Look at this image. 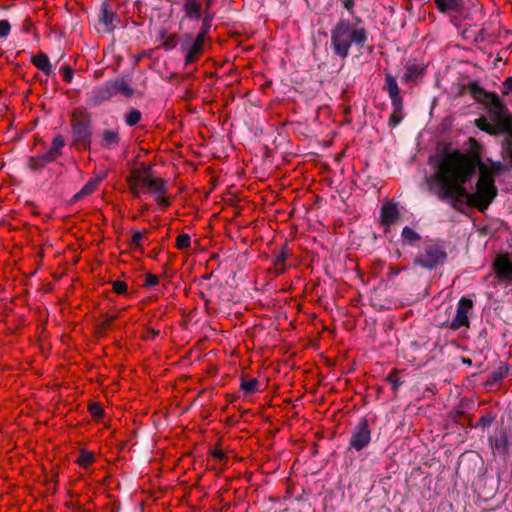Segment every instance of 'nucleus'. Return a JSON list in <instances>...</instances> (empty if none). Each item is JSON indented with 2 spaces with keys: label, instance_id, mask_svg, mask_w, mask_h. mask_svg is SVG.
I'll use <instances>...</instances> for the list:
<instances>
[{
  "label": "nucleus",
  "instance_id": "1a4fd4ad",
  "mask_svg": "<svg viewBox=\"0 0 512 512\" xmlns=\"http://www.w3.org/2000/svg\"><path fill=\"white\" fill-rule=\"evenodd\" d=\"M371 441V430L367 418H361L355 426L349 441V449L361 451Z\"/></svg>",
  "mask_w": 512,
  "mask_h": 512
},
{
  "label": "nucleus",
  "instance_id": "ea45409f",
  "mask_svg": "<svg viewBox=\"0 0 512 512\" xmlns=\"http://www.w3.org/2000/svg\"><path fill=\"white\" fill-rule=\"evenodd\" d=\"M11 25L8 20H0V38H5L9 35Z\"/></svg>",
  "mask_w": 512,
  "mask_h": 512
},
{
  "label": "nucleus",
  "instance_id": "6ab92c4d",
  "mask_svg": "<svg viewBox=\"0 0 512 512\" xmlns=\"http://www.w3.org/2000/svg\"><path fill=\"white\" fill-rule=\"evenodd\" d=\"M32 64L41 70L45 75L49 76L52 73V65L48 56L45 53H38L31 58Z\"/></svg>",
  "mask_w": 512,
  "mask_h": 512
},
{
  "label": "nucleus",
  "instance_id": "4468645a",
  "mask_svg": "<svg viewBox=\"0 0 512 512\" xmlns=\"http://www.w3.org/2000/svg\"><path fill=\"white\" fill-rule=\"evenodd\" d=\"M399 217V212L396 204L386 203L381 207L380 222L383 226H391L396 222Z\"/></svg>",
  "mask_w": 512,
  "mask_h": 512
},
{
  "label": "nucleus",
  "instance_id": "a878e982",
  "mask_svg": "<svg viewBox=\"0 0 512 512\" xmlns=\"http://www.w3.org/2000/svg\"><path fill=\"white\" fill-rule=\"evenodd\" d=\"M147 230L139 231L135 230L133 231L132 237L129 241V248L136 250V251H143V240L145 238V235L147 234Z\"/></svg>",
  "mask_w": 512,
  "mask_h": 512
},
{
  "label": "nucleus",
  "instance_id": "49530a36",
  "mask_svg": "<svg viewBox=\"0 0 512 512\" xmlns=\"http://www.w3.org/2000/svg\"><path fill=\"white\" fill-rule=\"evenodd\" d=\"M117 318L116 315H111V316H107L104 323L105 325H110L113 321H115V319Z\"/></svg>",
  "mask_w": 512,
  "mask_h": 512
},
{
  "label": "nucleus",
  "instance_id": "9d476101",
  "mask_svg": "<svg viewBox=\"0 0 512 512\" xmlns=\"http://www.w3.org/2000/svg\"><path fill=\"white\" fill-rule=\"evenodd\" d=\"M473 308V301L469 298L462 297L457 304L456 315L448 324L451 330H459L461 327H469L470 321L468 313Z\"/></svg>",
  "mask_w": 512,
  "mask_h": 512
},
{
  "label": "nucleus",
  "instance_id": "473e14b6",
  "mask_svg": "<svg viewBox=\"0 0 512 512\" xmlns=\"http://www.w3.org/2000/svg\"><path fill=\"white\" fill-rule=\"evenodd\" d=\"M191 245V238L188 234H180L176 238V248L179 250H186Z\"/></svg>",
  "mask_w": 512,
  "mask_h": 512
},
{
  "label": "nucleus",
  "instance_id": "4be33fe9",
  "mask_svg": "<svg viewBox=\"0 0 512 512\" xmlns=\"http://www.w3.org/2000/svg\"><path fill=\"white\" fill-rule=\"evenodd\" d=\"M96 461V455L93 451H88L85 449L80 450L78 457L75 460V463L81 468L88 470Z\"/></svg>",
  "mask_w": 512,
  "mask_h": 512
},
{
  "label": "nucleus",
  "instance_id": "2f4dec72",
  "mask_svg": "<svg viewBox=\"0 0 512 512\" xmlns=\"http://www.w3.org/2000/svg\"><path fill=\"white\" fill-rule=\"evenodd\" d=\"M211 28V17L209 15H206L202 20V25L200 28V31L197 34V37L206 40L209 34Z\"/></svg>",
  "mask_w": 512,
  "mask_h": 512
},
{
  "label": "nucleus",
  "instance_id": "4c0bfd02",
  "mask_svg": "<svg viewBox=\"0 0 512 512\" xmlns=\"http://www.w3.org/2000/svg\"><path fill=\"white\" fill-rule=\"evenodd\" d=\"M60 73L65 82L70 83L73 79V69L69 66H64L60 69Z\"/></svg>",
  "mask_w": 512,
  "mask_h": 512
},
{
  "label": "nucleus",
  "instance_id": "f3484780",
  "mask_svg": "<svg viewBox=\"0 0 512 512\" xmlns=\"http://www.w3.org/2000/svg\"><path fill=\"white\" fill-rule=\"evenodd\" d=\"M65 145V141L63 136L57 135L53 138L52 143L48 151H46L44 154L46 155V158H48V161H55L58 157L62 154V149Z\"/></svg>",
  "mask_w": 512,
  "mask_h": 512
},
{
  "label": "nucleus",
  "instance_id": "c85d7f7f",
  "mask_svg": "<svg viewBox=\"0 0 512 512\" xmlns=\"http://www.w3.org/2000/svg\"><path fill=\"white\" fill-rule=\"evenodd\" d=\"M142 118V113L138 109H132L125 117V123L132 127L137 125Z\"/></svg>",
  "mask_w": 512,
  "mask_h": 512
},
{
  "label": "nucleus",
  "instance_id": "bb28decb",
  "mask_svg": "<svg viewBox=\"0 0 512 512\" xmlns=\"http://www.w3.org/2000/svg\"><path fill=\"white\" fill-rule=\"evenodd\" d=\"M49 163H51V161H48L44 153L40 156H32L28 159V167L31 170H41Z\"/></svg>",
  "mask_w": 512,
  "mask_h": 512
},
{
  "label": "nucleus",
  "instance_id": "9b49d317",
  "mask_svg": "<svg viewBox=\"0 0 512 512\" xmlns=\"http://www.w3.org/2000/svg\"><path fill=\"white\" fill-rule=\"evenodd\" d=\"M493 269L499 281L512 283V255H498L493 262Z\"/></svg>",
  "mask_w": 512,
  "mask_h": 512
},
{
  "label": "nucleus",
  "instance_id": "423d86ee",
  "mask_svg": "<svg viewBox=\"0 0 512 512\" xmlns=\"http://www.w3.org/2000/svg\"><path fill=\"white\" fill-rule=\"evenodd\" d=\"M72 143L79 149H89L92 139L91 116L83 108H75L71 114Z\"/></svg>",
  "mask_w": 512,
  "mask_h": 512
},
{
  "label": "nucleus",
  "instance_id": "412c9836",
  "mask_svg": "<svg viewBox=\"0 0 512 512\" xmlns=\"http://www.w3.org/2000/svg\"><path fill=\"white\" fill-rule=\"evenodd\" d=\"M183 9L189 19H199L201 17L202 5L199 0H185Z\"/></svg>",
  "mask_w": 512,
  "mask_h": 512
},
{
  "label": "nucleus",
  "instance_id": "c756f323",
  "mask_svg": "<svg viewBox=\"0 0 512 512\" xmlns=\"http://www.w3.org/2000/svg\"><path fill=\"white\" fill-rule=\"evenodd\" d=\"M401 236L409 244H412L420 239V235L408 226L403 228Z\"/></svg>",
  "mask_w": 512,
  "mask_h": 512
},
{
  "label": "nucleus",
  "instance_id": "a19ab883",
  "mask_svg": "<svg viewBox=\"0 0 512 512\" xmlns=\"http://www.w3.org/2000/svg\"><path fill=\"white\" fill-rule=\"evenodd\" d=\"M510 93H512V77L506 78L502 83V94L507 96Z\"/></svg>",
  "mask_w": 512,
  "mask_h": 512
},
{
  "label": "nucleus",
  "instance_id": "c9c22d12",
  "mask_svg": "<svg viewBox=\"0 0 512 512\" xmlns=\"http://www.w3.org/2000/svg\"><path fill=\"white\" fill-rule=\"evenodd\" d=\"M397 374H398V370L393 369L386 377V381H388L392 385V389L394 392H396L401 385V382H400L399 378L397 377Z\"/></svg>",
  "mask_w": 512,
  "mask_h": 512
},
{
  "label": "nucleus",
  "instance_id": "79ce46f5",
  "mask_svg": "<svg viewBox=\"0 0 512 512\" xmlns=\"http://www.w3.org/2000/svg\"><path fill=\"white\" fill-rule=\"evenodd\" d=\"M211 455L214 458L218 459L219 461H224L227 458L226 454L221 449H214V450H212L211 451Z\"/></svg>",
  "mask_w": 512,
  "mask_h": 512
},
{
  "label": "nucleus",
  "instance_id": "3c124183",
  "mask_svg": "<svg viewBox=\"0 0 512 512\" xmlns=\"http://www.w3.org/2000/svg\"><path fill=\"white\" fill-rule=\"evenodd\" d=\"M138 218V215H135L132 217L133 220H136Z\"/></svg>",
  "mask_w": 512,
  "mask_h": 512
},
{
  "label": "nucleus",
  "instance_id": "20e7f679",
  "mask_svg": "<svg viewBox=\"0 0 512 512\" xmlns=\"http://www.w3.org/2000/svg\"><path fill=\"white\" fill-rule=\"evenodd\" d=\"M131 194L140 198L143 193L150 192L161 208L170 206V201L165 196V182L161 178L152 177L150 167L141 165L133 168L126 178Z\"/></svg>",
  "mask_w": 512,
  "mask_h": 512
},
{
  "label": "nucleus",
  "instance_id": "8fccbe9b",
  "mask_svg": "<svg viewBox=\"0 0 512 512\" xmlns=\"http://www.w3.org/2000/svg\"><path fill=\"white\" fill-rule=\"evenodd\" d=\"M211 3H212V0H208L207 3H206V7L207 9H209V7L211 6Z\"/></svg>",
  "mask_w": 512,
  "mask_h": 512
},
{
  "label": "nucleus",
  "instance_id": "6e6552de",
  "mask_svg": "<svg viewBox=\"0 0 512 512\" xmlns=\"http://www.w3.org/2000/svg\"><path fill=\"white\" fill-rule=\"evenodd\" d=\"M446 252L442 246L437 243L427 244L423 252L419 253L414 259V265H419L426 269H433L443 263L446 259Z\"/></svg>",
  "mask_w": 512,
  "mask_h": 512
},
{
  "label": "nucleus",
  "instance_id": "ddd939ff",
  "mask_svg": "<svg viewBox=\"0 0 512 512\" xmlns=\"http://www.w3.org/2000/svg\"><path fill=\"white\" fill-rule=\"evenodd\" d=\"M107 84L113 97L120 94L126 98H130L134 95V89L124 78L108 81Z\"/></svg>",
  "mask_w": 512,
  "mask_h": 512
},
{
  "label": "nucleus",
  "instance_id": "58836bf2",
  "mask_svg": "<svg viewBox=\"0 0 512 512\" xmlns=\"http://www.w3.org/2000/svg\"><path fill=\"white\" fill-rule=\"evenodd\" d=\"M159 284V277L152 273H147L145 276V287H153Z\"/></svg>",
  "mask_w": 512,
  "mask_h": 512
},
{
  "label": "nucleus",
  "instance_id": "a18cd8bd",
  "mask_svg": "<svg viewBox=\"0 0 512 512\" xmlns=\"http://www.w3.org/2000/svg\"><path fill=\"white\" fill-rule=\"evenodd\" d=\"M355 5V0H343V6L345 9H347L349 12H353V8Z\"/></svg>",
  "mask_w": 512,
  "mask_h": 512
},
{
  "label": "nucleus",
  "instance_id": "dca6fc26",
  "mask_svg": "<svg viewBox=\"0 0 512 512\" xmlns=\"http://www.w3.org/2000/svg\"><path fill=\"white\" fill-rule=\"evenodd\" d=\"M112 98V93L106 82L104 85L97 87L95 90L92 91L90 101L92 105L97 106L102 102L108 101Z\"/></svg>",
  "mask_w": 512,
  "mask_h": 512
},
{
  "label": "nucleus",
  "instance_id": "7c9ffc66",
  "mask_svg": "<svg viewBox=\"0 0 512 512\" xmlns=\"http://www.w3.org/2000/svg\"><path fill=\"white\" fill-rule=\"evenodd\" d=\"M508 373V368L505 366L499 367L496 371H493L489 377V383L494 384L500 382Z\"/></svg>",
  "mask_w": 512,
  "mask_h": 512
},
{
  "label": "nucleus",
  "instance_id": "f8f14e48",
  "mask_svg": "<svg viewBox=\"0 0 512 512\" xmlns=\"http://www.w3.org/2000/svg\"><path fill=\"white\" fill-rule=\"evenodd\" d=\"M205 41L206 40L202 39V37L199 38L196 36L192 45L187 49L184 59L185 66L196 64L199 61L204 53Z\"/></svg>",
  "mask_w": 512,
  "mask_h": 512
},
{
  "label": "nucleus",
  "instance_id": "f03ea898",
  "mask_svg": "<svg viewBox=\"0 0 512 512\" xmlns=\"http://www.w3.org/2000/svg\"><path fill=\"white\" fill-rule=\"evenodd\" d=\"M466 89L471 97L481 104L487 116H480L474 120V125L491 136H499L508 130L512 123V113L504 101L494 92L485 90L478 82H470Z\"/></svg>",
  "mask_w": 512,
  "mask_h": 512
},
{
  "label": "nucleus",
  "instance_id": "de8ad7c7",
  "mask_svg": "<svg viewBox=\"0 0 512 512\" xmlns=\"http://www.w3.org/2000/svg\"><path fill=\"white\" fill-rule=\"evenodd\" d=\"M149 210V206L147 204H143L141 205V208H140V213L141 214H144L145 212H147Z\"/></svg>",
  "mask_w": 512,
  "mask_h": 512
},
{
  "label": "nucleus",
  "instance_id": "72a5a7b5",
  "mask_svg": "<svg viewBox=\"0 0 512 512\" xmlns=\"http://www.w3.org/2000/svg\"><path fill=\"white\" fill-rule=\"evenodd\" d=\"M114 17H115V14L112 11L108 10L106 6H104L101 11V17H100L101 22L106 27H109L110 25H112Z\"/></svg>",
  "mask_w": 512,
  "mask_h": 512
},
{
  "label": "nucleus",
  "instance_id": "f257e3e1",
  "mask_svg": "<svg viewBox=\"0 0 512 512\" xmlns=\"http://www.w3.org/2000/svg\"><path fill=\"white\" fill-rule=\"evenodd\" d=\"M470 151L444 150L436 165L433 179L439 184L437 196L449 203L464 192V186L475 175L482 162L481 145L473 137L468 139Z\"/></svg>",
  "mask_w": 512,
  "mask_h": 512
},
{
  "label": "nucleus",
  "instance_id": "aec40b11",
  "mask_svg": "<svg viewBox=\"0 0 512 512\" xmlns=\"http://www.w3.org/2000/svg\"><path fill=\"white\" fill-rule=\"evenodd\" d=\"M425 74V68L415 63H408L406 65V72L403 76L405 82H414Z\"/></svg>",
  "mask_w": 512,
  "mask_h": 512
},
{
  "label": "nucleus",
  "instance_id": "a211bd4d",
  "mask_svg": "<svg viewBox=\"0 0 512 512\" xmlns=\"http://www.w3.org/2000/svg\"><path fill=\"white\" fill-rule=\"evenodd\" d=\"M290 252L288 246L285 245L282 249L275 255L273 259V270L277 275L282 274L286 270V260L289 256Z\"/></svg>",
  "mask_w": 512,
  "mask_h": 512
},
{
  "label": "nucleus",
  "instance_id": "393cba45",
  "mask_svg": "<svg viewBox=\"0 0 512 512\" xmlns=\"http://www.w3.org/2000/svg\"><path fill=\"white\" fill-rule=\"evenodd\" d=\"M440 12L457 11L462 5V0H434Z\"/></svg>",
  "mask_w": 512,
  "mask_h": 512
},
{
  "label": "nucleus",
  "instance_id": "0eeeda50",
  "mask_svg": "<svg viewBox=\"0 0 512 512\" xmlns=\"http://www.w3.org/2000/svg\"><path fill=\"white\" fill-rule=\"evenodd\" d=\"M383 90L388 93L391 100V105L393 107V111L389 118V125L395 127L404 118L403 98L400 95V88L395 77L390 73H386L385 75Z\"/></svg>",
  "mask_w": 512,
  "mask_h": 512
},
{
  "label": "nucleus",
  "instance_id": "7ed1b4c3",
  "mask_svg": "<svg viewBox=\"0 0 512 512\" xmlns=\"http://www.w3.org/2000/svg\"><path fill=\"white\" fill-rule=\"evenodd\" d=\"M500 166V163H493L491 166L481 164L474 192L467 191L464 186V192L458 194L450 203L452 208L462 211V207L466 205L479 212L487 210L498 194L495 175L499 172Z\"/></svg>",
  "mask_w": 512,
  "mask_h": 512
},
{
  "label": "nucleus",
  "instance_id": "f704fd0d",
  "mask_svg": "<svg viewBox=\"0 0 512 512\" xmlns=\"http://www.w3.org/2000/svg\"><path fill=\"white\" fill-rule=\"evenodd\" d=\"M88 410L94 419H101L104 416V410L97 402L89 404Z\"/></svg>",
  "mask_w": 512,
  "mask_h": 512
},
{
  "label": "nucleus",
  "instance_id": "e433bc0d",
  "mask_svg": "<svg viewBox=\"0 0 512 512\" xmlns=\"http://www.w3.org/2000/svg\"><path fill=\"white\" fill-rule=\"evenodd\" d=\"M112 289L118 295H125L128 291V285L124 281L116 280L112 283Z\"/></svg>",
  "mask_w": 512,
  "mask_h": 512
},
{
  "label": "nucleus",
  "instance_id": "cd10ccee",
  "mask_svg": "<svg viewBox=\"0 0 512 512\" xmlns=\"http://www.w3.org/2000/svg\"><path fill=\"white\" fill-rule=\"evenodd\" d=\"M240 387L245 394L251 395L258 391L259 381L257 379L245 380L242 378Z\"/></svg>",
  "mask_w": 512,
  "mask_h": 512
},
{
  "label": "nucleus",
  "instance_id": "37998d69",
  "mask_svg": "<svg viewBox=\"0 0 512 512\" xmlns=\"http://www.w3.org/2000/svg\"><path fill=\"white\" fill-rule=\"evenodd\" d=\"M404 269H405V267L390 266L387 276H388L389 279H392L394 276L398 275Z\"/></svg>",
  "mask_w": 512,
  "mask_h": 512
},
{
  "label": "nucleus",
  "instance_id": "c03bdc74",
  "mask_svg": "<svg viewBox=\"0 0 512 512\" xmlns=\"http://www.w3.org/2000/svg\"><path fill=\"white\" fill-rule=\"evenodd\" d=\"M493 422V417L490 415L482 416L479 420V424H481L483 427L491 425Z\"/></svg>",
  "mask_w": 512,
  "mask_h": 512
},
{
  "label": "nucleus",
  "instance_id": "09e8293b",
  "mask_svg": "<svg viewBox=\"0 0 512 512\" xmlns=\"http://www.w3.org/2000/svg\"><path fill=\"white\" fill-rule=\"evenodd\" d=\"M151 337L154 338L160 334L158 330H150Z\"/></svg>",
  "mask_w": 512,
  "mask_h": 512
},
{
  "label": "nucleus",
  "instance_id": "5701e85b",
  "mask_svg": "<svg viewBox=\"0 0 512 512\" xmlns=\"http://www.w3.org/2000/svg\"><path fill=\"white\" fill-rule=\"evenodd\" d=\"M159 39L161 46L165 50H172L178 44V36L176 33H168L165 29L159 31Z\"/></svg>",
  "mask_w": 512,
  "mask_h": 512
},
{
  "label": "nucleus",
  "instance_id": "b1692460",
  "mask_svg": "<svg viewBox=\"0 0 512 512\" xmlns=\"http://www.w3.org/2000/svg\"><path fill=\"white\" fill-rule=\"evenodd\" d=\"M100 182H101L100 178H92V179H90L83 186V188L77 194L74 195L73 199L75 201H77V200L82 199L85 196H88V195L94 193L98 189V186H99Z\"/></svg>",
  "mask_w": 512,
  "mask_h": 512
},
{
  "label": "nucleus",
  "instance_id": "2eb2a0df",
  "mask_svg": "<svg viewBox=\"0 0 512 512\" xmlns=\"http://www.w3.org/2000/svg\"><path fill=\"white\" fill-rule=\"evenodd\" d=\"M120 143L118 130L105 129L102 132L101 146L107 150L115 149Z\"/></svg>",
  "mask_w": 512,
  "mask_h": 512
},
{
  "label": "nucleus",
  "instance_id": "39448f33",
  "mask_svg": "<svg viewBox=\"0 0 512 512\" xmlns=\"http://www.w3.org/2000/svg\"><path fill=\"white\" fill-rule=\"evenodd\" d=\"M367 40L364 27L352 24L346 19H340L331 29V46L334 53L345 59L349 55L352 44L363 46Z\"/></svg>",
  "mask_w": 512,
  "mask_h": 512
}]
</instances>
